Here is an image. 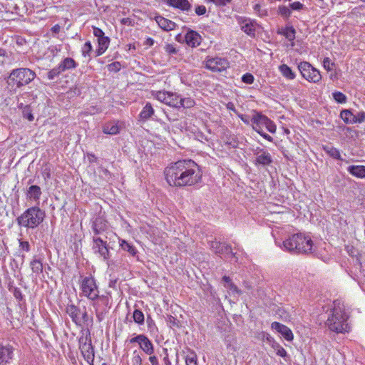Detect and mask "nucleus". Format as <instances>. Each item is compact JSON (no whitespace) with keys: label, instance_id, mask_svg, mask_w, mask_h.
<instances>
[{"label":"nucleus","instance_id":"nucleus-18","mask_svg":"<svg viewBox=\"0 0 365 365\" xmlns=\"http://www.w3.org/2000/svg\"><path fill=\"white\" fill-rule=\"evenodd\" d=\"M139 346L142 349V351L150 356H154V346L152 341L145 336L143 335L140 341H139Z\"/></svg>","mask_w":365,"mask_h":365},{"label":"nucleus","instance_id":"nucleus-42","mask_svg":"<svg viewBox=\"0 0 365 365\" xmlns=\"http://www.w3.org/2000/svg\"><path fill=\"white\" fill-rule=\"evenodd\" d=\"M255 12L260 17L267 15V11L261 4H257L253 7Z\"/></svg>","mask_w":365,"mask_h":365},{"label":"nucleus","instance_id":"nucleus-12","mask_svg":"<svg viewBox=\"0 0 365 365\" xmlns=\"http://www.w3.org/2000/svg\"><path fill=\"white\" fill-rule=\"evenodd\" d=\"M271 328L273 330L280 333L287 341H291L293 340V333L292 330L287 326L279 322H274L272 323Z\"/></svg>","mask_w":365,"mask_h":365},{"label":"nucleus","instance_id":"nucleus-1","mask_svg":"<svg viewBox=\"0 0 365 365\" xmlns=\"http://www.w3.org/2000/svg\"><path fill=\"white\" fill-rule=\"evenodd\" d=\"M166 182L173 187L192 186L202 180L198 165L192 160H178L171 163L164 170Z\"/></svg>","mask_w":365,"mask_h":365},{"label":"nucleus","instance_id":"nucleus-35","mask_svg":"<svg viewBox=\"0 0 365 365\" xmlns=\"http://www.w3.org/2000/svg\"><path fill=\"white\" fill-rule=\"evenodd\" d=\"M178 108H190L195 106V103L194 100L191 98H180L179 96Z\"/></svg>","mask_w":365,"mask_h":365},{"label":"nucleus","instance_id":"nucleus-53","mask_svg":"<svg viewBox=\"0 0 365 365\" xmlns=\"http://www.w3.org/2000/svg\"><path fill=\"white\" fill-rule=\"evenodd\" d=\"M279 14L283 16H285L287 18V17L290 16V15H291V11H290L289 8H288L287 6H281L279 8Z\"/></svg>","mask_w":365,"mask_h":365},{"label":"nucleus","instance_id":"nucleus-30","mask_svg":"<svg viewBox=\"0 0 365 365\" xmlns=\"http://www.w3.org/2000/svg\"><path fill=\"white\" fill-rule=\"evenodd\" d=\"M27 195L29 198L34 199L36 201L38 200L41 195L40 187L38 185L30 186L29 187Z\"/></svg>","mask_w":365,"mask_h":365},{"label":"nucleus","instance_id":"nucleus-4","mask_svg":"<svg viewBox=\"0 0 365 365\" xmlns=\"http://www.w3.org/2000/svg\"><path fill=\"white\" fill-rule=\"evenodd\" d=\"M45 212L38 207H31L17 217L16 222L19 226L26 228H35L44 220Z\"/></svg>","mask_w":365,"mask_h":365},{"label":"nucleus","instance_id":"nucleus-5","mask_svg":"<svg viewBox=\"0 0 365 365\" xmlns=\"http://www.w3.org/2000/svg\"><path fill=\"white\" fill-rule=\"evenodd\" d=\"M35 77V72L29 68H16L11 72L7 83L11 88L15 91L16 88H20L30 83Z\"/></svg>","mask_w":365,"mask_h":365},{"label":"nucleus","instance_id":"nucleus-28","mask_svg":"<svg viewBox=\"0 0 365 365\" xmlns=\"http://www.w3.org/2000/svg\"><path fill=\"white\" fill-rule=\"evenodd\" d=\"M30 267L36 276H39L43 272V264L40 259L34 258L30 262Z\"/></svg>","mask_w":365,"mask_h":365},{"label":"nucleus","instance_id":"nucleus-27","mask_svg":"<svg viewBox=\"0 0 365 365\" xmlns=\"http://www.w3.org/2000/svg\"><path fill=\"white\" fill-rule=\"evenodd\" d=\"M103 132L106 134L116 135L120 132V128L115 122H108L103 127Z\"/></svg>","mask_w":365,"mask_h":365},{"label":"nucleus","instance_id":"nucleus-32","mask_svg":"<svg viewBox=\"0 0 365 365\" xmlns=\"http://www.w3.org/2000/svg\"><path fill=\"white\" fill-rule=\"evenodd\" d=\"M323 150L331 158L341 160L339 150L331 145H327L323 146Z\"/></svg>","mask_w":365,"mask_h":365},{"label":"nucleus","instance_id":"nucleus-6","mask_svg":"<svg viewBox=\"0 0 365 365\" xmlns=\"http://www.w3.org/2000/svg\"><path fill=\"white\" fill-rule=\"evenodd\" d=\"M81 289L83 296L92 301L99 297V291L93 277H85L82 280Z\"/></svg>","mask_w":365,"mask_h":365},{"label":"nucleus","instance_id":"nucleus-49","mask_svg":"<svg viewBox=\"0 0 365 365\" xmlns=\"http://www.w3.org/2000/svg\"><path fill=\"white\" fill-rule=\"evenodd\" d=\"M207 1L213 3L217 6H225L230 4L232 0H207Z\"/></svg>","mask_w":365,"mask_h":365},{"label":"nucleus","instance_id":"nucleus-20","mask_svg":"<svg viewBox=\"0 0 365 365\" xmlns=\"http://www.w3.org/2000/svg\"><path fill=\"white\" fill-rule=\"evenodd\" d=\"M201 36L194 31H188L185 35L186 43L191 47H196L200 45Z\"/></svg>","mask_w":365,"mask_h":365},{"label":"nucleus","instance_id":"nucleus-63","mask_svg":"<svg viewBox=\"0 0 365 365\" xmlns=\"http://www.w3.org/2000/svg\"><path fill=\"white\" fill-rule=\"evenodd\" d=\"M106 50L107 49H106L104 48L98 46V49L96 51V56H98L102 55Z\"/></svg>","mask_w":365,"mask_h":365},{"label":"nucleus","instance_id":"nucleus-22","mask_svg":"<svg viewBox=\"0 0 365 365\" xmlns=\"http://www.w3.org/2000/svg\"><path fill=\"white\" fill-rule=\"evenodd\" d=\"M155 21L159 26L165 31H172L175 28V24L163 16H156Z\"/></svg>","mask_w":365,"mask_h":365},{"label":"nucleus","instance_id":"nucleus-19","mask_svg":"<svg viewBox=\"0 0 365 365\" xmlns=\"http://www.w3.org/2000/svg\"><path fill=\"white\" fill-rule=\"evenodd\" d=\"M267 116L259 113H256L251 119V122L252 123V128L257 131L258 133H261L262 126H263V123L266 120Z\"/></svg>","mask_w":365,"mask_h":365},{"label":"nucleus","instance_id":"nucleus-45","mask_svg":"<svg viewBox=\"0 0 365 365\" xmlns=\"http://www.w3.org/2000/svg\"><path fill=\"white\" fill-rule=\"evenodd\" d=\"M92 51V46L90 41H87L84 43L82 48V54L83 56H89Z\"/></svg>","mask_w":365,"mask_h":365},{"label":"nucleus","instance_id":"nucleus-52","mask_svg":"<svg viewBox=\"0 0 365 365\" xmlns=\"http://www.w3.org/2000/svg\"><path fill=\"white\" fill-rule=\"evenodd\" d=\"M19 247L26 252L30 251V245L28 241L19 240Z\"/></svg>","mask_w":365,"mask_h":365},{"label":"nucleus","instance_id":"nucleus-26","mask_svg":"<svg viewBox=\"0 0 365 365\" xmlns=\"http://www.w3.org/2000/svg\"><path fill=\"white\" fill-rule=\"evenodd\" d=\"M179 95L176 93L168 92L164 103L173 107L178 108Z\"/></svg>","mask_w":365,"mask_h":365},{"label":"nucleus","instance_id":"nucleus-15","mask_svg":"<svg viewBox=\"0 0 365 365\" xmlns=\"http://www.w3.org/2000/svg\"><path fill=\"white\" fill-rule=\"evenodd\" d=\"M256 165H262L263 166L269 165L272 163V158L269 153L266 150H260L256 153Z\"/></svg>","mask_w":365,"mask_h":365},{"label":"nucleus","instance_id":"nucleus-56","mask_svg":"<svg viewBox=\"0 0 365 365\" xmlns=\"http://www.w3.org/2000/svg\"><path fill=\"white\" fill-rule=\"evenodd\" d=\"M120 68V63L119 62H114L108 65V69L112 71H118Z\"/></svg>","mask_w":365,"mask_h":365},{"label":"nucleus","instance_id":"nucleus-38","mask_svg":"<svg viewBox=\"0 0 365 365\" xmlns=\"http://www.w3.org/2000/svg\"><path fill=\"white\" fill-rule=\"evenodd\" d=\"M272 347L276 351L277 355L285 358L287 356V353L286 350L278 343L273 341L272 344Z\"/></svg>","mask_w":365,"mask_h":365},{"label":"nucleus","instance_id":"nucleus-24","mask_svg":"<svg viewBox=\"0 0 365 365\" xmlns=\"http://www.w3.org/2000/svg\"><path fill=\"white\" fill-rule=\"evenodd\" d=\"M154 113L155 110L151 103H147L145 106L143 107V110L140 111L139 117L140 120L146 121L153 115Z\"/></svg>","mask_w":365,"mask_h":365},{"label":"nucleus","instance_id":"nucleus-54","mask_svg":"<svg viewBox=\"0 0 365 365\" xmlns=\"http://www.w3.org/2000/svg\"><path fill=\"white\" fill-rule=\"evenodd\" d=\"M93 35L98 38V39H100L101 38L105 37L104 32L99 28L93 26Z\"/></svg>","mask_w":365,"mask_h":365},{"label":"nucleus","instance_id":"nucleus-34","mask_svg":"<svg viewBox=\"0 0 365 365\" xmlns=\"http://www.w3.org/2000/svg\"><path fill=\"white\" fill-rule=\"evenodd\" d=\"M340 116L346 123H356L354 115L349 110H343Z\"/></svg>","mask_w":365,"mask_h":365},{"label":"nucleus","instance_id":"nucleus-50","mask_svg":"<svg viewBox=\"0 0 365 365\" xmlns=\"http://www.w3.org/2000/svg\"><path fill=\"white\" fill-rule=\"evenodd\" d=\"M354 120H356V123H363L365 121V112L364 111H359L357 113L356 115H354Z\"/></svg>","mask_w":365,"mask_h":365},{"label":"nucleus","instance_id":"nucleus-61","mask_svg":"<svg viewBox=\"0 0 365 365\" xmlns=\"http://www.w3.org/2000/svg\"><path fill=\"white\" fill-rule=\"evenodd\" d=\"M143 334H139V335H137L136 336L133 337V338H131L130 339V344H133V343H138L139 344V341H140L141 339H142V336H143Z\"/></svg>","mask_w":365,"mask_h":365},{"label":"nucleus","instance_id":"nucleus-43","mask_svg":"<svg viewBox=\"0 0 365 365\" xmlns=\"http://www.w3.org/2000/svg\"><path fill=\"white\" fill-rule=\"evenodd\" d=\"M262 125L264 126L267 130L272 133H274L276 131L275 124L267 117Z\"/></svg>","mask_w":365,"mask_h":365},{"label":"nucleus","instance_id":"nucleus-3","mask_svg":"<svg viewBox=\"0 0 365 365\" xmlns=\"http://www.w3.org/2000/svg\"><path fill=\"white\" fill-rule=\"evenodd\" d=\"M284 247L298 253L310 254L314 251L313 242L310 237L302 233L294 234L283 242Z\"/></svg>","mask_w":365,"mask_h":365},{"label":"nucleus","instance_id":"nucleus-29","mask_svg":"<svg viewBox=\"0 0 365 365\" xmlns=\"http://www.w3.org/2000/svg\"><path fill=\"white\" fill-rule=\"evenodd\" d=\"M77 66L76 61L71 58H66L58 65V69L64 71L68 69L74 68Z\"/></svg>","mask_w":365,"mask_h":365},{"label":"nucleus","instance_id":"nucleus-57","mask_svg":"<svg viewBox=\"0 0 365 365\" xmlns=\"http://www.w3.org/2000/svg\"><path fill=\"white\" fill-rule=\"evenodd\" d=\"M165 51L169 54H175L177 53V49L172 44H167L165 46Z\"/></svg>","mask_w":365,"mask_h":365},{"label":"nucleus","instance_id":"nucleus-11","mask_svg":"<svg viewBox=\"0 0 365 365\" xmlns=\"http://www.w3.org/2000/svg\"><path fill=\"white\" fill-rule=\"evenodd\" d=\"M210 249L217 255H230L232 257L235 256V254L232 252V248L230 245L226 244H222L217 241H210Z\"/></svg>","mask_w":365,"mask_h":365},{"label":"nucleus","instance_id":"nucleus-9","mask_svg":"<svg viewBox=\"0 0 365 365\" xmlns=\"http://www.w3.org/2000/svg\"><path fill=\"white\" fill-rule=\"evenodd\" d=\"M93 250L94 253L98 254L104 260L109 258V250L106 241H103L101 237H93Z\"/></svg>","mask_w":365,"mask_h":365},{"label":"nucleus","instance_id":"nucleus-44","mask_svg":"<svg viewBox=\"0 0 365 365\" xmlns=\"http://www.w3.org/2000/svg\"><path fill=\"white\" fill-rule=\"evenodd\" d=\"M333 98L336 102L340 103H344L346 101V96L339 91L333 93Z\"/></svg>","mask_w":365,"mask_h":365},{"label":"nucleus","instance_id":"nucleus-55","mask_svg":"<svg viewBox=\"0 0 365 365\" xmlns=\"http://www.w3.org/2000/svg\"><path fill=\"white\" fill-rule=\"evenodd\" d=\"M206 11V7L203 5H199L195 8V14L198 16L204 15Z\"/></svg>","mask_w":365,"mask_h":365},{"label":"nucleus","instance_id":"nucleus-40","mask_svg":"<svg viewBox=\"0 0 365 365\" xmlns=\"http://www.w3.org/2000/svg\"><path fill=\"white\" fill-rule=\"evenodd\" d=\"M186 365H197V357L195 352H190L185 357Z\"/></svg>","mask_w":365,"mask_h":365},{"label":"nucleus","instance_id":"nucleus-41","mask_svg":"<svg viewBox=\"0 0 365 365\" xmlns=\"http://www.w3.org/2000/svg\"><path fill=\"white\" fill-rule=\"evenodd\" d=\"M168 92L165 91H153L152 96L160 102L164 103Z\"/></svg>","mask_w":365,"mask_h":365},{"label":"nucleus","instance_id":"nucleus-21","mask_svg":"<svg viewBox=\"0 0 365 365\" xmlns=\"http://www.w3.org/2000/svg\"><path fill=\"white\" fill-rule=\"evenodd\" d=\"M167 4L184 11H188L191 9L188 0H167Z\"/></svg>","mask_w":365,"mask_h":365},{"label":"nucleus","instance_id":"nucleus-46","mask_svg":"<svg viewBox=\"0 0 365 365\" xmlns=\"http://www.w3.org/2000/svg\"><path fill=\"white\" fill-rule=\"evenodd\" d=\"M63 71L60 69H58V66L53 69H51L48 73V78L50 79V80H52L55 77H56L57 76H58L61 73H62Z\"/></svg>","mask_w":365,"mask_h":365},{"label":"nucleus","instance_id":"nucleus-62","mask_svg":"<svg viewBox=\"0 0 365 365\" xmlns=\"http://www.w3.org/2000/svg\"><path fill=\"white\" fill-rule=\"evenodd\" d=\"M264 139L272 142L273 140V138L269 135L264 133L262 132V130H261V133H259Z\"/></svg>","mask_w":365,"mask_h":365},{"label":"nucleus","instance_id":"nucleus-33","mask_svg":"<svg viewBox=\"0 0 365 365\" xmlns=\"http://www.w3.org/2000/svg\"><path fill=\"white\" fill-rule=\"evenodd\" d=\"M279 70L284 77L289 80H293L295 74L292 70L286 64H282L279 67Z\"/></svg>","mask_w":365,"mask_h":365},{"label":"nucleus","instance_id":"nucleus-10","mask_svg":"<svg viewBox=\"0 0 365 365\" xmlns=\"http://www.w3.org/2000/svg\"><path fill=\"white\" fill-rule=\"evenodd\" d=\"M228 66V61L219 57L210 58L206 61V68L214 72L225 71Z\"/></svg>","mask_w":365,"mask_h":365},{"label":"nucleus","instance_id":"nucleus-17","mask_svg":"<svg viewBox=\"0 0 365 365\" xmlns=\"http://www.w3.org/2000/svg\"><path fill=\"white\" fill-rule=\"evenodd\" d=\"M66 313L71 318L76 324H80L81 322V311L79 308L73 304H68L66 309Z\"/></svg>","mask_w":365,"mask_h":365},{"label":"nucleus","instance_id":"nucleus-23","mask_svg":"<svg viewBox=\"0 0 365 365\" xmlns=\"http://www.w3.org/2000/svg\"><path fill=\"white\" fill-rule=\"evenodd\" d=\"M347 171L352 175L359 178H365V166L364 165H350L347 168Z\"/></svg>","mask_w":365,"mask_h":365},{"label":"nucleus","instance_id":"nucleus-2","mask_svg":"<svg viewBox=\"0 0 365 365\" xmlns=\"http://www.w3.org/2000/svg\"><path fill=\"white\" fill-rule=\"evenodd\" d=\"M327 313V319L325 325L330 331L336 333H345L350 331V327L347 322L349 315L342 302L339 300L334 301Z\"/></svg>","mask_w":365,"mask_h":365},{"label":"nucleus","instance_id":"nucleus-48","mask_svg":"<svg viewBox=\"0 0 365 365\" xmlns=\"http://www.w3.org/2000/svg\"><path fill=\"white\" fill-rule=\"evenodd\" d=\"M242 81L247 84H252L254 81V76L252 74L247 73L242 76Z\"/></svg>","mask_w":365,"mask_h":365},{"label":"nucleus","instance_id":"nucleus-39","mask_svg":"<svg viewBox=\"0 0 365 365\" xmlns=\"http://www.w3.org/2000/svg\"><path fill=\"white\" fill-rule=\"evenodd\" d=\"M133 318L135 323L138 324H143L144 323L145 317L143 313L139 309H135L133 314Z\"/></svg>","mask_w":365,"mask_h":365},{"label":"nucleus","instance_id":"nucleus-64","mask_svg":"<svg viewBox=\"0 0 365 365\" xmlns=\"http://www.w3.org/2000/svg\"><path fill=\"white\" fill-rule=\"evenodd\" d=\"M168 322L170 323V327H172V326L178 327V323L176 322V320H175V319L173 317H170L169 318Z\"/></svg>","mask_w":365,"mask_h":365},{"label":"nucleus","instance_id":"nucleus-13","mask_svg":"<svg viewBox=\"0 0 365 365\" xmlns=\"http://www.w3.org/2000/svg\"><path fill=\"white\" fill-rule=\"evenodd\" d=\"M237 21L241 26V29L247 35L254 36L255 35V22L249 19L238 17Z\"/></svg>","mask_w":365,"mask_h":365},{"label":"nucleus","instance_id":"nucleus-16","mask_svg":"<svg viewBox=\"0 0 365 365\" xmlns=\"http://www.w3.org/2000/svg\"><path fill=\"white\" fill-rule=\"evenodd\" d=\"M92 229L95 235H99L108 229V222L103 217L98 216L93 222Z\"/></svg>","mask_w":365,"mask_h":365},{"label":"nucleus","instance_id":"nucleus-31","mask_svg":"<svg viewBox=\"0 0 365 365\" xmlns=\"http://www.w3.org/2000/svg\"><path fill=\"white\" fill-rule=\"evenodd\" d=\"M279 34L285 36V38L289 41H292L295 38V29L292 26H287L284 29H282Z\"/></svg>","mask_w":365,"mask_h":365},{"label":"nucleus","instance_id":"nucleus-37","mask_svg":"<svg viewBox=\"0 0 365 365\" xmlns=\"http://www.w3.org/2000/svg\"><path fill=\"white\" fill-rule=\"evenodd\" d=\"M128 365H142V357L138 351H134L128 362Z\"/></svg>","mask_w":365,"mask_h":365},{"label":"nucleus","instance_id":"nucleus-14","mask_svg":"<svg viewBox=\"0 0 365 365\" xmlns=\"http://www.w3.org/2000/svg\"><path fill=\"white\" fill-rule=\"evenodd\" d=\"M14 349L11 346H0V365L9 364L13 358Z\"/></svg>","mask_w":365,"mask_h":365},{"label":"nucleus","instance_id":"nucleus-58","mask_svg":"<svg viewBox=\"0 0 365 365\" xmlns=\"http://www.w3.org/2000/svg\"><path fill=\"white\" fill-rule=\"evenodd\" d=\"M303 7V4L299 1H295L289 4V8L292 10H300Z\"/></svg>","mask_w":365,"mask_h":365},{"label":"nucleus","instance_id":"nucleus-51","mask_svg":"<svg viewBox=\"0 0 365 365\" xmlns=\"http://www.w3.org/2000/svg\"><path fill=\"white\" fill-rule=\"evenodd\" d=\"M333 63L331 62V60L329 59V58L327 57V58H324V60H323V66L324 67V68L329 71H331L333 69Z\"/></svg>","mask_w":365,"mask_h":365},{"label":"nucleus","instance_id":"nucleus-60","mask_svg":"<svg viewBox=\"0 0 365 365\" xmlns=\"http://www.w3.org/2000/svg\"><path fill=\"white\" fill-rule=\"evenodd\" d=\"M238 117L246 124L249 125L251 120H250V118L247 115L244 114H239Z\"/></svg>","mask_w":365,"mask_h":365},{"label":"nucleus","instance_id":"nucleus-25","mask_svg":"<svg viewBox=\"0 0 365 365\" xmlns=\"http://www.w3.org/2000/svg\"><path fill=\"white\" fill-rule=\"evenodd\" d=\"M165 356L162 359V363L159 362V360L156 356H150L148 360L151 365H172V362L169 359L167 349H164Z\"/></svg>","mask_w":365,"mask_h":365},{"label":"nucleus","instance_id":"nucleus-47","mask_svg":"<svg viewBox=\"0 0 365 365\" xmlns=\"http://www.w3.org/2000/svg\"><path fill=\"white\" fill-rule=\"evenodd\" d=\"M98 42L99 47H102L107 49L110 43V39L108 37L105 36L103 38L98 39Z\"/></svg>","mask_w":365,"mask_h":365},{"label":"nucleus","instance_id":"nucleus-36","mask_svg":"<svg viewBox=\"0 0 365 365\" xmlns=\"http://www.w3.org/2000/svg\"><path fill=\"white\" fill-rule=\"evenodd\" d=\"M120 245L123 250L129 252L132 256L136 255L138 252L136 248L125 240H122Z\"/></svg>","mask_w":365,"mask_h":365},{"label":"nucleus","instance_id":"nucleus-7","mask_svg":"<svg viewBox=\"0 0 365 365\" xmlns=\"http://www.w3.org/2000/svg\"><path fill=\"white\" fill-rule=\"evenodd\" d=\"M298 68L302 77L309 82L318 83L322 79L319 71L307 61L301 62L298 66Z\"/></svg>","mask_w":365,"mask_h":365},{"label":"nucleus","instance_id":"nucleus-59","mask_svg":"<svg viewBox=\"0 0 365 365\" xmlns=\"http://www.w3.org/2000/svg\"><path fill=\"white\" fill-rule=\"evenodd\" d=\"M227 288H229L233 293H236L237 294H241V291L233 283H230V286Z\"/></svg>","mask_w":365,"mask_h":365},{"label":"nucleus","instance_id":"nucleus-8","mask_svg":"<svg viewBox=\"0 0 365 365\" xmlns=\"http://www.w3.org/2000/svg\"><path fill=\"white\" fill-rule=\"evenodd\" d=\"M80 349L84 359L91 365H93L94 361V351L91 340L81 339L79 340Z\"/></svg>","mask_w":365,"mask_h":365}]
</instances>
